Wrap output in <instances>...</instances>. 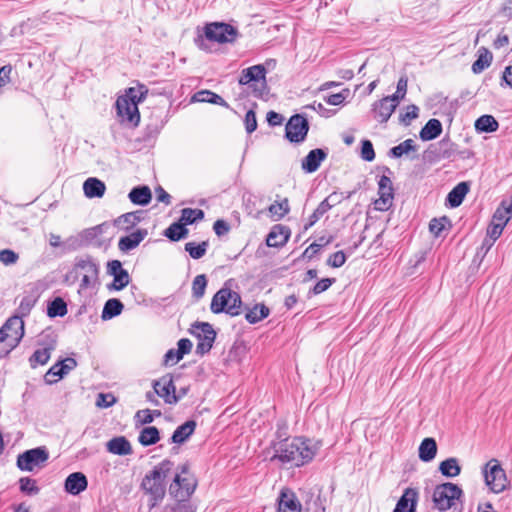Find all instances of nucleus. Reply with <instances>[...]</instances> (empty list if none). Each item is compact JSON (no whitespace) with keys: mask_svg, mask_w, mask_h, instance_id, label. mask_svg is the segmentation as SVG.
<instances>
[{"mask_svg":"<svg viewBox=\"0 0 512 512\" xmlns=\"http://www.w3.org/2000/svg\"><path fill=\"white\" fill-rule=\"evenodd\" d=\"M274 453L271 461H278L287 468L300 467L309 463L315 456L316 450L310 440L301 437L285 439L274 443Z\"/></svg>","mask_w":512,"mask_h":512,"instance_id":"f257e3e1","label":"nucleus"},{"mask_svg":"<svg viewBox=\"0 0 512 512\" xmlns=\"http://www.w3.org/2000/svg\"><path fill=\"white\" fill-rule=\"evenodd\" d=\"M174 463L165 459L155 465L142 479L141 487L150 495V508L158 505L166 494V478L171 474Z\"/></svg>","mask_w":512,"mask_h":512,"instance_id":"f03ea898","label":"nucleus"},{"mask_svg":"<svg viewBox=\"0 0 512 512\" xmlns=\"http://www.w3.org/2000/svg\"><path fill=\"white\" fill-rule=\"evenodd\" d=\"M197 487V479L190 472L189 465L183 464L178 467L173 481L169 485V494L176 500H188Z\"/></svg>","mask_w":512,"mask_h":512,"instance_id":"7ed1b4c3","label":"nucleus"},{"mask_svg":"<svg viewBox=\"0 0 512 512\" xmlns=\"http://www.w3.org/2000/svg\"><path fill=\"white\" fill-rule=\"evenodd\" d=\"M24 322L19 316L10 317L0 329V358L7 356L21 341Z\"/></svg>","mask_w":512,"mask_h":512,"instance_id":"20e7f679","label":"nucleus"},{"mask_svg":"<svg viewBox=\"0 0 512 512\" xmlns=\"http://www.w3.org/2000/svg\"><path fill=\"white\" fill-rule=\"evenodd\" d=\"M242 300L239 293L230 288L222 287L212 298L210 309L215 314L226 313L230 316L241 314Z\"/></svg>","mask_w":512,"mask_h":512,"instance_id":"39448f33","label":"nucleus"},{"mask_svg":"<svg viewBox=\"0 0 512 512\" xmlns=\"http://www.w3.org/2000/svg\"><path fill=\"white\" fill-rule=\"evenodd\" d=\"M463 494L462 489L454 483L446 482L437 485L433 492V502L435 507L440 511H446L455 505Z\"/></svg>","mask_w":512,"mask_h":512,"instance_id":"423d86ee","label":"nucleus"},{"mask_svg":"<svg viewBox=\"0 0 512 512\" xmlns=\"http://www.w3.org/2000/svg\"><path fill=\"white\" fill-rule=\"evenodd\" d=\"M486 485L494 493L504 491L508 485V480L504 469L497 459H491L483 469Z\"/></svg>","mask_w":512,"mask_h":512,"instance_id":"0eeeda50","label":"nucleus"},{"mask_svg":"<svg viewBox=\"0 0 512 512\" xmlns=\"http://www.w3.org/2000/svg\"><path fill=\"white\" fill-rule=\"evenodd\" d=\"M204 33L208 40L218 42L220 44L232 43L239 35L238 30L234 26L223 22L207 24Z\"/></svg>","mask_w":512,"mask_h":512,"instance_id":"6e6552de","label":"nucleus"},{"mask_svg":"<svg viewBox=\"0 0 512 512\" xmlns=\"http://www.w3.org/2000/svg\"><path fill=\"white\" fill-rule=\"evenodd\" d=\"M190 332L198 339L196 353L199 355L208 353L216 338L212 325L207 322H196L192 325Z\"/></svg>","mask_w":512,"mask_h":512,"instance_id":"1a4fd4ad","label":"nucleus"},{"mask_svg":"<svg viewBox=\"0 0 512 512\" xmlns=\"http://www.w3.org/2000/svg\"><path fill=\"white\" fill-rule=\"evenodd\" d=\"M49 458L46 447L29 449L17 457V467L22 471H33L44 466Z\"/></svg>","mask_w":512,"mask_h":512,"instance_id":"9d476101","label":"nucleus"},{"mask_svg":"<svg viewBox=\"0 0 512 512\" xmlns=\"http://www.w3.org/2000/svg\"><path fill=\"white\" fill-rule=\"evenodd\" d=\"M309 131L308 120L301 114L290 117L285 126V136L293 143H302Z\"/></svg>","mask_w":512,"mask_h":512,"instance_id":"9b49d317","label":"nucleus"},{"mask_svg":"<svg viewBox=\"0 0 512 512\" xmlns=\"http://www.w3.org/2000/svg\"><path fill=\"white\" fill-rule=\"evenodd\" d=\"M116 111L118 117L123 123L130 124L134 127L140 122V113L138 106L134 102L128 101L126 98L119 96L116 100Z\"/></svg>","mask_w":512,"mask_h":512,"instance_id":"f8f14e48","label":"nucleus"},{"mask_svg":"<svg viewBox=\"0 0 512 512\" xmlns=\"http://www.w3.org/2000/svg\"><path fill=\"white\" fill-rule=\"evenodd\" d=\"M153 389L165 403L174 405L177 403L176 387L173 382V377L170 374L164 375L158 380L153 382Z\"/></svg>","mask_w":512,"mask_h":512,"instance_id":"ddd939ff","label":"nucleus"},{"mask_svg":"<svg viewBox=\"0 0 512 512\" xmlns=\"http://www.w3.org/2000/svg\"><path fill=\"white\" fill-rule=\"evenodd\" d=\"M397 106L398 105L395 103V100L389 98L388 96L383 97L371 105L372 117L378 123L384 124L390 119Z\"/></svg>","mask_w":512,"mask_h":512,"instance_id":"4468645a","label":"nucleus"},{"mask_svg":"<svg viewBox=\"0 0 512 512\" xmlns=\"http://www.w3.org/2000/svg\"><path fill=\"white\" fill-rule=\"evenodd\" d=\"M379 199L375 202L378 210H387L394 196L393 184L389 176L382 175L378 181Z\"/></svg>","mask_w":512,"mask_h":512,"instance_id":"2eb2a0df","label":"nucleus"},{"mask_svg":"<svg viewBox=\"0 0 512 512\" xmlns=\"http://www.w3.org/2000/svg\"><path fill=\"white\" fill-rule=\"evenodd\" d=\"M279 512H301V504L289 489H282L278 498Z\"/></svg>","mask_w":512,"mask_h":512,"instance_id":"dca6fc26","label":"nucleus"},{"mask_svg":"<svg viewBox=\"0 0 512 512\" xmlns=\"http://www.w3.org/2000/svg\"><path fill=\"white\" fill-rule=\"evenodd\" d=\"M418 491L414 488L405 489L393 512H416Z\"/></svg>","mask_w":512,"mask_h":512,"instance_id":"f3484780","label":"nucleus"},{"mask_svg":"<svg viewBox=\"0 0 512 512\" xmlns=\"http://www.w3.org/2000/svg\"><path fill=\"white\" fill-rule=\"evenodd\" d=\"M327 152L321 148L311 150L302 160V169L307 173H313L318 170L321 162L327 158Z\"/></svg>","mask_w":512,"mask_h":512,"instance_id":"a211bd4d","label":"nucleus"},{"mask_svg":"<svg viewBox=\"0 0 512 512\" xmlns=\"http://www.w3.org/2000/svg\"><path fill=\"white\" fill-rule=\"evenodd\" d=\"M88 486L86 476L82 472L71 473L65 480V490L71 495H78Z\"/></svg>","mask_w":512,"mask_h":512,"instance_id":"6ab92c4d","label":"nucleus"},{"mask_svg":"<svg viewBox=\"0 0 512 512\" xmlns=\"http://www.w3.org/2000/svg\"><path fill=\"white\" fill-rule=\"evenodd\" d=\"M147 236V230L138 229L131 234L121 237L118 242V248L122 252H128L135 249Z\"/></svg>","mask_w":512,"mask_h":512,"instance_id":"aec40b11","label":"nucleus"},{"mask_svg":"<svg viewBox=\"0 0 512 512\" xmlns=\"http://www.w3.org/2000/svg\"><path fill=\"white\" fill-rule=\"evenodd\" d=\"M289 239V230L282 225L272 227L266 238V244L269 247H281Z\"/></svg>","mask_w":512,"mask_h":512,"instance_id":"412c9836","label":"nucleus"},{"mask_svg":"<svg viewBox=\"0 0 512 512\" xmlns=\"http://www.w3.org/2000/svg\"><path fill=\"white\" fill-rule=\"evenodd\" d=\"M106 448L108 452L119 456H126L132 453V446L124 436L112 438L107 442Z\"/></svg>","mask_w":512,"mask_h":512,"instance_id":"4be33fe9","label":"nucleus"},{"mask_svg":"<svg viewBox=\"0 0 512 512\" xmlns=\"http://www.w3.org/2000/svg\"><path fill=\"white\" fill-rule=\"evenodd\" d=\"M266 69L264 65L258 64L242 70L239 83L247 85L252 81H265Z\"/></svg>","mask_w":512,"mask_h":512,"instance_id":"5701e85b","label":"nucleus"},{"mask_svg":"<svg viewBox=\"0 0 512 512\" xmlns=\"http://www.w3.org/2000/svg\"><path fill=\"white\" fill-rule=\"evenodd\" d=\"M106 190L105 183L98 178L90 177L83 184V191L88 198H100Z\"/></svg>","mask_w":512,"mask_h":512,"instance_id":"b1692460","label":"nucleus"},{"mask_svg":"<svg viewBox=\"0 0 512 512\" xmlns=\"http://www.w3.org/2000/svg\"><path fill=\"white\" fill-rule=\"evenodd\" d=\"M192 102H200V103H211L220 105L227 109L230 108L229 104L218 94L210 91V90H201L196 92L192 98Z\"/></svg>","mask_w":512,"mask_h":512,"instance_id":"393cba45","label":"nucleus"},{"mask_svg":"<svg viewBox=\"0 0 512 512\" xmlns=\"http://www.w3.org/2000/svg\"><path fill=\"white\" fill-rule=\"evenodd\" d=\"M128 198L135 205L145 206L151 202L152 193L146 185L136 186L129 192Z\"/></svg>","mask_w":512,"mask_h":512,"instance_id":"a878e982","label":"nucleus"},{"mask_svg":"<svg viewBox=\"0 0 512 512\" xmlns=\"http://www.w3.org/2000/svg\"><path fill=\"white\" fill-rule=\"evenodd\" d=\"M196 422L194 420H188L182 425L178 426L173 432L171 442L175 444H182L189 439L194 433L196 428Z\"/></svg>","mask_w":512,"mask_h":512,"instance_id":"bb28decb","label":"nucleus"},{"mask_svg":"<svg viewBox=\"0 0 512 512\" xmlns=\"http://www.w3.org/2000/svg\"><path fill=\"white\" fill-rule=\"evenodd\" d=\"M442 124L438 119L432 118L421 129L419 136L423 141L436 139L442 133Z\"/></svg>","mask_w":512,"mask_h":512,"instance_id":"cd10ccee","label":"nucleus"},{"mask_svg":"<svg viewBox=\"0 0 512 512\" xmlns=\"http://www.w3.org/2000/svg\"><path fill=\"white\" fill-rule=\"evenodd\" d=\"M75 263L80 275H99V265L91 256L77 257Z\"/></svg>","mask_w":512,"mask_h":512,"instance_id":"c85d7f7f","label":"nucleus"},{"mask_svg":"<svg viewBox=\"0 0 512 512\" xmlns=\"http://www.w3.org/2000/svg\"><path fill=\"white\" fill-rule=\"evenodd\" d=\"M468 191V183L460 182L448 193L447 202L453 208L460 206Z\"/></svg>","mask_w":512,"mask_h":512,"instance_id":"c756f323","label":"nucleus"},{"mask_svg":"<svg viewBox=\"0 0 512 512\" xmlns=\"http://www.w3.org/2000/svg\"><path fill=\"white\" fill-rule=\"evenodd\" d=\"M437 454V444L434 438H425L419 446V458L423 462L432 461Z\"/></svg>","mask_w":512,"mask_h":512,"instance_id":"7c9ffc66","label":"nucleus"},{"mask_svg":"<svg viewBox=\"0 0 512 512\" xmlns=\"http://www.w3.org/2000/svg\"><path fill=\"white\" fill-rule=\"evenodd\" d=\"M124 306L117 298L108 299L103 307L101 318L103 320L112 319L121 314Z\"/></svg>","mask_w":512,"mask_h":512,"instance_id":"2f4dec72","label":"nucleus"},{"mask_svg":"<svg viewBox=\"0 0 512 512\" xmlns=\"http://www.w3.org/2000/svg\"><path fill=\"white\" fill-rule=\"evenodd\" d=\"M143 219L142 211H134L121 215L115 221L116 225L123 230H129L137 225Z\"/></svg>","mask_w":512,"mask_h":512,"instance_id":"473e14b6","label":"nucleus"},{"mask_svg":"<svg viewBox=\"0 0 512 512\" xmlns=\"http://www.w3.org/2000/svg\"><path fill=\"white\" fill-rule=\"evenodd\" d=\"M439 471L441 474L448 478H453L461 473V467L459 461L455 457H450L442 461L439 465Z\"/></svg>","mask_w":512,"mask_h":512,"instance_id":"72a5a7b5","label":"nucleus"},{"mask_svg":"<svg viewBox=\"0 0 512 512\" xmlns=\"http://www.w3.org/2000/svg\"><path fill=\"white\" fill-rule=\"evenodd\" d=\"M417 151V145L413 139H406L397 146L392 147L388 154L393 158H400L403 155H409Z\"/></svg>","mask_w":512,"mask_h":512,"instance_id":"f704fd0d","label":"nucleus"},{"mask_svg":"<svg viewBox=\"0 0 512 512\" xmlns=\"http://www.w3.org/2000/svg\"><path fill=\"white\" fill-rule=\"evenodd\" d=\"M160 439L159 430L155 426H148L141 430L138 441L143 446L156 444Z\"/></svg>","mask_w":512,"mask_h":512,"instance_id":"c9c22d12","label":"nucleus"},{"mask_svg":"<svg viewBox=\"0 0 512 512\" xmlns=\"http://www.w3.org/2000/svg\"><path fill=\"white\" fill-rule=\"evenodd\" d=\"M270 313L269 308L264 304H256L252 309H249L245 314V319L250 324H255L264 318L268 317Z\"/></svg>","mask_w":512,"mask_h":512,"instance_id":"e433bc0d","label":"nucleus"},{"mask_svg":"<svg viewBox=\"0 0 512 512\" xmlns=\"http://www.w3.org/2000/svg\"><path fill=\"white\" fill-rule=\"evenodd\" d=\"M188 229L179 222L172 223L165 231L164 235L171 241H179L187 236Z\"/></svg>","mask_w":512,"mask_h":512,"instance_id":"4c0bfd02","label":"nucleus"},{"mask_svg":"<svg viewBox=\"0 0 512 512\" xmlns=\"http://www.w3.org/2000/svg\"><path fill=\"white\" fill-rule=\"evenodd\" d=\"M498 126V122L491 115H482L475 122V128L480 132H494Z\"/></svg>","mask_w":512,"mask_h":512,"instance_id":"58836bf2","label":"nucleus"},{"mask_svg":"<svg viewBox=\"0 0 512 512\" xmlns=\"http://www.w3.org/2000/svg\"><path fill=\"white\" fill-rule=\"evenodd\" d=\"M67 311V304L60 297H56L53 301H51L47 308V314L51 318L63 317L67 314Z\"/></svg>","mask_w":512,"mask_h":512,"instance_id":"ea45409f","label":"nucleus"},{"mask_svg":"<svg viewBox=\"0 0 512 512\" xmlns=\"http://www.w3.org/2000/svg\"><path fill=\"white\" fill-rule=\"evenodd\" d=\"M268 211L275 220L282 219L285 215H287L290 211L289 201L287 198H284L280 202H275L271 204L268 208Z\"/></svg>","mask_w":512,"mask_h":512,"instance_id":"a19ab883","label":"nucleus"},{"mask_svg":"<svg viewBox=\"0 0 512 512\" xmlns=\"http://www.w3.org/2000/svg\"><path fill=\"white\" fill-rule=\"evenodd\" d=\"M203 218L204 212L201 209L184 208L181 211L180 222L186 226L195 223L197 220H202Z\"/></svg>","mask_w":512,"mask_h":512,"instance_id":"79ce46f5","label":"nucleus"},{"mask_svg":"<svg viewBox=\"0 0 512 512\" xmlns=\"http://www.w3.org/2000/svg\"><path fill=\"white\" fill-rule=\"evenodd\" d=\"M147 93L148 89L144 85H139L138 87L129 88L122 97L126 98L128 101L134 102L136 106H138V103L145 99Z\"/></svg>","mask_w":512,"mask_h":512,"instance_id":"37998d69","label":"nucleus"},{"mask_svg":"<svg viewBox=\"0 0 512 512\" xmlns=\"http://www.w3.org/2000/svg\"><path fill=\"white\" fill-rule=\"evenodd\" d=\"M207 248V241H203L199 244H196L195 242H187L185 244V251L188 252L193 259L202 258L206 254Z\"/></svg>","mask_w":512,"mask_h":512,"instance_id":"c03bdc74","label":"nucleus"},{"mask_svg":"<svg viewBox=\"0 0 512 512\" xmlns=\"http://www.w3.org/2000/svg\"><path fill=\"white\" fill-rule=\"evenodd\" d=\"M102 233L101 226H95L92 228L84 229L80 232L81 236L83 237V241L86 246L89 245H96L100 246V242L97 241V237Z\"/></svg>","mask_w":512,"mask_h":512,"instance_id":"a18cd8bd","label":"nucleus"},{"mask_svg":"<svg viewBox=\"0 0 512 512\" xmlns=\"http://www.w3.org/2000/svg\"><path fill=\"white\" fill-rule=\"evenodd\" d=\"M207 278L204 274L197 275L192 282V296L199 300L205 294Z\"/></svg>","mask_w":512,"mask_h":512,"instance_id":"49530a36","label":"nucleus"},{"mask_svg":"<svg viewBox=\"0 0 512 512\" xmlns=\"http://www.w3.org/2000/svg\"><path fill=\"white\" fill-rule=\"evenodd\" d=\"M65 374H67V370H63L62 364L58 362L47 371L44 379L47 384H53L61 379Z\"/></svg>","mask_w":512,"mask_h":512,"instance_id":"de8ad7c7","label":"nucleus"},{"mask_svg":"<svg viewBox=\"0 0 512 512\" xmlns=\"http://www.w3.org/2000/svg\"><path fill=\"white\" fill-rule=\"evenodd\" d=\"M130 282V276L128 271L120 272L118 275L113 277L112 283L107 285L109 290L120 291L124 289Z\"/></svg>","mask_w":512,"mask_h":512,"instance_id":"09e8293b","label":"nucleus"},{"mask_svg":"<svg viewBox=\"0 0 512 512\" xmlns=\"http://www.w3.org/2000/svg\"><path fill=\"white\" fill-rule=\"evenodd\" d=\"M50 352L51 348L49 347L36 350L29 359L31 367L35 368L37 364H46L50 359Z\"/></svg>","mask_w":512,"mask_h":512,"instance_id":"8fccbe9b","label":"nucleus"},{"mask_svg":"<svg viewBox=\"0 0 512 512\" xmlns=\"http://www.w3.org/2000/svg\"><path fill=\"white\" fill-rule=\"evenodd\" d=\"M492 61V54L488 50L480 54L478 59L472 64V71L475 74L481 73L484 69L490 66Z\"/></svg>","mask_w":512,"mask_h":512,"instance_id":"3c124183","label":"nucleus"},{"mask_svg":"<svg viewBox=\"0 0 512 512\" xmlns=\"http://www.w3.org/2000/svg\"><path fill=\"white\" fill-rule=\"evenodd\" d=\"M21 492L28 495H36L39 493V488L36 485V481L29 477H22L19 480Z\"/></svg>","mask_w":512,"mask_h":512,"instance_id":"603ef678","label":"nucleus"},{"mask_svg":"<svg viewBox=\"0 0 512 512\" xmlns=\"http://www.w3.org/2000/svg\"><path fill=\"white\" fill-rule=\"evenodd\" d=\"M419 108L416 105H408L405 113L399 115V121L401 124L408 126L411 121L418 117Z\"/></svg>","mask_w":512,"mask_h":512,"instance_id":"864d4df0","label":"nucleus"},{"mask_svg":"<svg viewBox=\"0 0 512 512\" xmlns=\"http://www.w3.org/2000/svg\"><path fill=\"white\" fill-rule=\"evenodd\" d=\"M83 237L81 236L80 233L76 234V235H72L70 237H68L64 242H63V246L68 250V251H75V250H78L82 247H86L83 239Z\"/></svg>","mask_w":512,"mask_h":512,"instance_id":"5fc2aeb1","label":"nucleus"},{"mask_svg":"<svg viewBox=\"0 0 512 512\" xmlns=\"http://www.w3.org/2000/svg\"><path fill=\"white\" fill-rule=\"evenodd\" d=\"M328 204L321 202L314 212L310 215L308 223L305 225V230L312 227L319 219L328 212Z\"/></svg>","mask_w":512,"mask_h":512,"instance_id":"6e6d98bb","label":"nucleus"},{"mask_svg":"<svg viewBox=\"0 0 512 512\" xmlns=\"http://www.w3.org/2000/svg\"><path fill=\"white\" fill-rule=\"evenodd\" d=\"M36 303V299L31 296V295H27V296H24L21 301H20V304H19V307H18V312L20 314L19 317H24V316H27L31 309L34 307Z\"/></svg>","mask_w":512,"mask_h":512,"instance_id":"4d7b16f0","label":"nucleus"},{"mask_svg":"<svg viewBox=\"0 0 512 512\" xmlns=\"http://www.w3.org/2000/svg\"><path fill=\"white\" fill-rule=\"evenodd\" d=\"M407 84H408L407 78L405 76L401 77L398 80L396 92L393 95L388 96L389 98L395 100V103H397V105H399V102L402 99H404V97L406 95Z\"/></svg>","mask_w":512,"mask_h":512,"instance_id":"13d9d810","label":"nucleus"},{"mask_svg":"<svg viewBox=\"0 0 512 512\" xmlns=\"http://www.w3.org/2000/svg\"><path fill=\"white\" fill-rule=\"evenodd\" d=\"M448 222L449 220L445 216L439 219L433 218L429 223V230L435 237H438L441 235L442 231L445 229L446 223Z\"/></svg>","mask_w":512,"mask_h":512,"instance_id":"bf43d9fd","label":"nucleus"},{"mask_svg":"<svg viewBox=\"0 0 512 512\" xmlns=\"http://www.w3.org/2000/svg\"><path fill=\"white\" fill-rule=\"evenodd\" d=\"M361 158L371 162L375 159V151L370 140H363L361 143Z\"/></svg>","mask_w":512,"mask_h":512,"instance_id":"052dcab7","label":"nucleus"},{"mask_svg":"<svg viewBox=\"0 0 512 512\" xmlns=\"http://www.w3.org/2000/svg\"><path fill=\"white\" fill-rule=\"evenodd\" d=\"M19 255L11 249L0 250V262L6 266L15 264Z\"/></svg>","mask_w":512,"mask_h":512,"instance_id":"680f3d73","label":"nucleus"},{"mask_svg":"<svg viewBox=\"0 0 512 512\" xmlns=\"http://www.w3.org/2000/svg\"><path fill=\"white\" fill-rule=\"evenodd\" d=\"M346 261V255L343 251H337L330 255L327 260V264L333 268H339L344 265Z\"/></svg>","mask_w":512,"mask_h":512,"instance_id":"e2e57ef3","label":"nucleus"},{"mask_svg":"<svg viewBox=\"0 0 512 512\" xmlns=\"http://www.w3.org/2000/svg\"><path fill=\"white\" fill-rule=\"evenodd\" d=\"M245 129L247 133H252L257 128L256 114L253 110H248L245 115Z\"/></svg>","mask_w":512,"mask_h":512,"instance_id":"0e129e2a","label":"nucleus"},{"mask_svg":"<svg viewBox=\"0 0 512 512\" xmlns=\"http://www.w3.org/2000/svg\"><path fill=\"white\" fill-rule=\"evenodd\" d=\"M178 359H182L184 355L188 354L192 349V342L187 338H182L177 343Z\"/></svg>","mask_w":512,"mask_h":512,"instance_id":"69168bd1","label":"nucleus"},{"mask_svg":"<svg viewBox=\"0 0 512 512\" xmlns=\"http://www.w3.org/2000/svg\"><path fill=\"white\" fill-rule=\"evenodd\" d=\"M503 229L504 226L491 222L487 228V238L495 242L501 236Z\"/></svg>","mask_w":512,"mask_h":512,"instance_id":"338daca9","label":"nucleus"},{"mask_svg":"<svg viewBox=\"0 0 512 512\" xmlns=\"http://www.w3.org/2000/svg\"><path fill=\"white\" fill-rule=\"evenodd\" d=\"M116 399L112 394H98L96 405L100 408H108L115 403Z\"/></svg>","mask_w":512,"mask_h":512,"instance_id":"774afa93","label":"nucleus"}]
</instances>
